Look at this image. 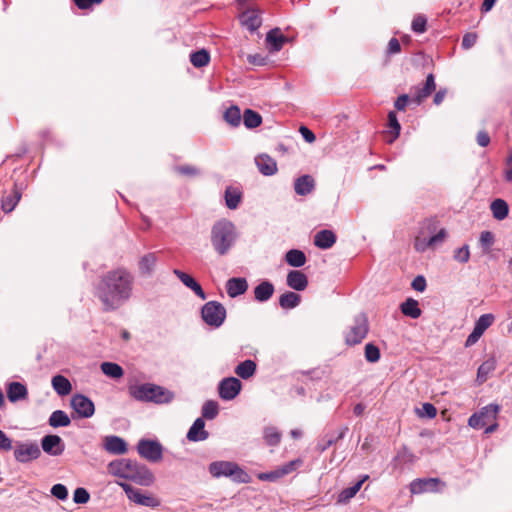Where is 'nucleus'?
Masks as SVG:
<instances>
[{
    "label": "nucleus",
    "instance_id": "50",
    "mask_svg": "<svg viewBox=\"0 0 512 512\" xmlns=\"http://www.w3.org/2000/svg\"><path fill=\"white\" fill-rule=\"evenodd\" d=\"M175 171L183 176L195 177L200 175L201 171L199 168L192 165H181L176 166Z\"/></svg>",
    "mask_w": 512,
    "mask_h": 512
},
{
    "label": "nucleus",
    "instance_id": "43",
    "mask_svg": "<svg viewBox=\"0 0 512 512\" xmlns=\"http://www.w3.org/2000/svg\"><path fill=\"white\" fill-rule=\"evenodd\" d=\"M190 61L194 67L201 68L208 65L210 61V55L205 49H201L191 53Z\"/></svg>",
    "mask_w": 512,
    "mask_h": 512
},
{
    "label": "nucleus",
    "instance_id": "55",
    "mask_svg": "<svg viewBox=\"0 0 512 512\" xmlns=\"http://www.w3.org/2000/svg\"><path fill=\"white\" fill-rule=\"evenodd\" d=\"M90 499V495L85 488L79 487L75 489L73 494V501L76 504H86Z\"/></svg>",
    "mask_w": 512,
    "mask_h": 512
},
{
    "label": "nucleus",
    "instance_id": "58",
    "mask_svg": "<svg viewBox=\"0 0 512 512\" xmlns=\"http://www.w3.org/2000/svg\"><path fill=\"white\" fill-rule=\"evenodd\" d=\"M51 494L59 500H66L68 497V490L63 484H55L51 488Z\"/></svg>",
    "mask_w": 512,
    "mask_h": 512
},
{
    "label": "nucleus",
    "instance_id": "6",
    "mask_svg": "<svg viewBox=\"0 0 512 512\" xmlns=\"http://www.w3.org/2000/svg\"><path fill=\"white\" fill-rule=\"evenodd\" d=\"M435 226L431 220H427L423 223V227L420 229L418 235L415 237L414 248L418 252H425L430 248L436 247L442 243L446 237L445 229H440L439 232L430 236L429 234L434 232Z\"/></svg>",
    "mask_w": 512,
    "mask_h": 512
},
{
    "label": "nucleus",
    "instance_id": "63",
    "mask_svg": "<svg viewBox=\"0 0 512 512\" xmlns=\"http://www.w3.org/2000/svg\"><path fill=\"white\" fill-rule=\"evenodd\" d=\"M505 165L504 178L507 182H512V148L509 150Z\"/></svg>",
    "mask_w": 512,
    "mask_h": 512
},
{
    "label": "nucleus",
    "instance_id": "39",
    "mask_svg": "<svg viewBox=\"0 0 512 512\" xmlns=\"http://www.w3.org/2000/svg\"><path fill=\"white\" fill-rule=\"evenodd\" d=\"M263 438L269 446H277L281 441V433L274 426H267L263 430Z\"/></svg>",
    "mask_w": 512,
    "mask_h": 512
},
{
    "label": "nucleus",
    "instance_id": "30",
    "mask_svg": "<svg viewBox=\"0 0 512 512\" xmlns=\"http://www.w3.org/2000/svg\"><path fill=\"white\" fill-rule=\"evenodd\" d=\"M28 391L24 384L11 382L7 387V397L10 402H17L27 397Z\"/></svg>",
    "mask_w": 512,
    "mask_h": 512
},
{
    "label": "nucleus",
    "instance_id": "60",
    "mask_svg": "<svg viewBox=\"0 0 512 512\" xmlns=\"http://www.w3.org/2000/svg\"><path fill=\"white\" fill-rule=\"evenodd\" d=\"M477 38L478 36L476 33H466L462 38V48L466 50L472 48L476 44Z\"/></svg>",
    "mask_w": 512,
    "mask_h": 512
},
{
    "label": "nucleus",
    "instance_id": "21",
    "mask_svg": "<svg viewBox=\"0 0 512 512\" xmlns=\"http://www.w3.org/2000/svg\"><path fill=\"white\" fill-rule=\"evenodd\" d=\"M248 289V283L245 278H230L226 282V291L230 298H236L244 294Z\"/></svg>",
    "mask_w": 512,
    "mask_h": 512
},
{
    "label": "nucleus",
    "instance_id": "45",
    "mask_svg": "<svg viewBox=\"0 0 512 512\" xmlns=\"http://www.w3.org/2000/svg\"><path fill=\"white\" fill-rule=\"evenodd\" d=\"M348 431V427H343L340 432L338 433L337 436H331V437H328L327 439H323L321 442L318 443L317 447H318V450L320 452H324L325 450H327L330 446H332L333 444H335L338 440L342 439L346 432Z\"/></svg>",
    "mask_w": 512,
    "mask_h": 512
},
{
    "label": "nucleus",
    "instance_id": "14",
    "mask_svg": "<svg viewBox=\"0 0 512 512\" xmlns=\"http://www.w3.org/2000/svg\"><path fill=\"white\" fill-rule=\"evenodd\" d=\"M71 407L82 418H90L94 415V403L83 394H75L71 397Z\"/></svg>",
    "mask_w": 512,
    "mask_h": 512
},
{
    "label": "nucleus",
    "instance_id": "15",
    "mask_svg": "<svg viewBox=\"0 0 512 512\" xmlns=\"http://www.w3.org/2000/svg\"><path fill=\"white\" fill-rule=\"evenodd\" d=\"M239 21L250 32H255L262 24L260 11L255 8H248L239 15Z\"/></svg>",
    "mask_w": 512,
    "mask_h": 512
},
{
    "label": "nucleus",
    "instance_id": "29",
    "mask_svg": "<svg viewBox=\"0 0 512 512\" xmlns=\"http://www.w3.org/2000/svg\"><path fill=\"white\" fill-rule=\"evenodd\" d=\"M369 478L368 475L362 476L354 485L343 489L338 495V503L345 504L350 501L361 489L363 483Z\"/></svg>",
    "mask_w": 512,
    "mask_h": 512
},
{
    "label": "nucleus",
    "instance_id": "62",
    "mask_svg": "<svg viewBox=\"0 0 512 512\" xmlns=\"http://www.w3.org/2000/svg\"><path fill=\"white\" fill-rule=\"evenodd\" d=\"M75 6L80 10H89L96 4H100L103 0H73Z\"/></svg>",
    "mask_w": 512,
    "mask_h": 512
},
{
    "label": "nucleus",
    "instance_id": "46",
    "mask_svg": "<svg viewBox=\"0 0 512 512\" xmlns=\"http://www.w3.org/2000/svg\"><path fill=\"white\" fill-rule=\"evenodd\" d=\"M494 315L487 313L481 315L478 320L475 322L474 329L478 330L480 333L484 334V332L493 324Z\"/></svg>",
    "mask_w": 512,
    "mask_h": 512
},
{
    "label": "nucleus",
    "instance_id": "54",
    "mask_svg": "<svg viewBox=\"0 0 512 512\" xmlns=\"http://www.w3.org/2000/svg\"><path fill=\"white\" fill-rule=\"evenodd\" d=\"M303 461L301 459H295V460H292V461H289L288 463L280 466V471L282 473V476H286L290 473H292L293 471L297 470L301 465H302Z\"/></svg>",
    "mask_w": 512,
    "mask_h": 512
},
{
    "label": "nucleus",
    "instance_id": "8",
    "mask_svg": "<svg viewBox=\"0 0 512 512\" xmlns=\"http://www.w3.org/2000/svg\"><path fill=\"white\" fill-rule=\"evenodd\" d=\"M201 317L208 326L219 328L226 319V308L218 301H208L202 306Z\"/></svg>",
    "mask_w": 512,
    "mask_h": 512
},
{
    "label": "nucleus",
    "instance_id": "61",
    "mask_svg": "<svg viewBox=\"0 0 512 512\" xmlns=\"http://www.w3.org/2000/svg\"><path fill=\"white\" fill-rule=\"evenodd\" d=\"M493 369V364L485 362L478 368L477 378L480 382H484L489 372Z\"/></svg>",
    "mask_w": 512,
    "mask_h": 512
},
{
    "label": "nucleus",
    "instance_id": "28",
    "mask_svg": "<svg viewBox=\"0 0 512 512\" xmlns=\"http://www.w3.org/2000/svg\"><path fill=\"white\" fill-rule=\"evenodd\" d=\"M157 260L155 253H147L143 255L138 263L140 274L143 276H151L155 269Z\"/></svg>",
    "mask_w": 512,
    "mask_h": 512
},
{
    "label": "nucleus",
    "instance_id": "18",
    "mask_svg": "<svg viewBox=\"0 0 512 512\" xmlns=\"http://www.w3.org/2000/svg\"><path fill=\"white\" fill-rule=\"evenodd\" d=\"M104 449L113 455L125 454L128 450L126 441L115 435L106 436L103 440Z\"/></svg>",
    "mask_w": 512,
    "mask_h": 512
},
{
    "label": "nucleus",
    "instance_id": "57",
    "mask_svg": "<svg viewBox=\"0 0 512 512\" xmlns=\"http://www.w3.org/2000/svg\"><path fill=\"white\" fill-rule=\"evenodd\" d=\"M470 258V252L468 245H464L454 252V259L460 263H466L468 262Z\"/></svg>",
    "mask_w": 512,
    "mask_h": 512
},
{
    "label": "nucleus",
    "instance_id": "13",
    "mask_svg": "<svg viewBox=\"0 0 512 512\" xmlns=\"http://www.w3.org/2000/svg\"><path fill=\"white\" fill-rule=\"evenodd\" d=\"M242 383L238 378L228 377L220 381L218 385L219 396L222 400L230 401L235 399L240 393Z\"/></svg>",
    "mask_w": 512,
    "mask_h": 512
},
{
    "label": "nucleus",
    "instance_id": "34",
    "mask_svg": "<svg viewBox=\"0 0 512 512\" xmlns=\"http://www.w3.org/2000/svg\"><path fill=\"white\" fill-rule=\"evenodd\" d=\"M490 210L492 212L493 217L496 220H504L509 213V206L507 202L503 199H495L490 204Z\"/></svg>",
    "mask_w": 512,
    "mask_h": 512
},
{
    "label": "nucleus",
    "instance_id": "23",
    "mask_svg": "<svg viewBox=\"0 0 512 512\" xmlns=\"http://www.w3.org/2000/svg\"><path fill=\"white\" fill-rule=\"evenodd\" d=\"M315 187V182L312 176L302 175L294 182V190L297 195L305 196L310 194Z\"/></svg>",
    "mask_w": 512,
    "mask_h": 512
},
{
    "label": "nucleus",
    "instance_id": "47",
    "mask_svg": "<svg viewBox=\"0 0 512 512\" xmlns=\"http://www.w3.org/2000/svg\"><path fill=\"white\" fill-rule=\"evenodd\" d=\"M219 413L218 403L212 400L206 401L202 406V416L208 420L216 418Z\"/></svg>",
    "mask_w": 512,
    "mask_h": 512
},
{
    "label": "nucleus",
    "instance_id": "51",
    "mask_svg": "<svg viewBox=\"0 0 512 512\" xmlns=\"http://www.w3.org/2000/svg\"><path fill=\"white\" fill-rule=\"evenodd\" d=\"M426 24H427L426 17L423 15H417L414 17L411 27L415 33L421 34L426 31Z\"/></svg>",
    "mask_w": 512,
    "mask_h": 512
},
{
    "label": "nucleus",
    "instance_id": "9",
    "mask_svg": "<svg viewBox=\"0 0 512 512\" xmlns=\"http://www.w3.org/2000/svg\"><path fill=\"white\" fill-rule=\"evenodd\" d=\"M500 410L499 405L489 404L472 414L468 419V425L474 429H481L491 421H495Z\"/></svg>",
    "mask_w": 512,
    "mask_h": 512
},
{
    "label": "nucleus",
    "instance_id": "22",
    "mask_svg": "<svg viewBox=\"0 0 512 512\" xmlns=\"http://www.w3.org/2000/svg\"><path fill=\"white\" fill-rule=\"evenodd\" d=\"M436 88L435 79L433 74H429L422 87H417L413 96V101L416 104H420L425 98H427Z\"/></svg>",
    "mask_w": 512,
    "mask_h": 512
},
{
    "label": "nucleus",
    "instance_id": "49",
    "mask_svg": "<svg viewBox=\"0 0 512 512\" xmlns=\"http://www.w3.org/2000/svg\"><path fill=\"white\" fill-rule=\"evenodd\" d=\"M388 122H389V127L393 130V133H394L392 139L389 140V143H392L396 138H398V136L400 134V130H401V126L398 122L396 113L394 111H390L388 113Z\"/></svg>",
    "mask_w": 512,
    "mask_h": 512
},
{
    "label": "nucleus",
    "instance_id": "59",
    "mask_svg": "<svg viewBox=\"0 0 512 512\" xmlns=\"http://www.w3.org/2000/svg\"><path fill=\"white\" fill-rule=\"evenodd\" d=\"M173 274L187 287V288H190L195 282L196 280L190 276L189 274L179 270V269H174L173 270Z\"/></svg>",
    "mask_w": 512,
    "mask_h": 512
},
{
    "label": "nucleus",
    "instance_id": "31",
    "mask_svg": "<svg viewBox=\"0 0 512 512\" xmlns=\"http://www.w3.org/2000/svg\"><path fill=\"white\" fill-rule=\"evenodd\" d=\"M51 385L55 392L61 397L70 394L72 391L71 382L62 375H55L51 380Z\"/></svg>",
    "mask_w": 512,
    "mask_h": 512
},
{
    "label": "nucleus",
    "instance_id": "52",
    "mask_svg": "<svg viewBox=\"0 0 512 512\" xmlns=\"http://www.w3.org/2000/svg\"><path fill=\"white\" fill-rule=\"evenodd\" d=\"M258 479L261 481H269V482H275L278 479L282 478V473L280 471V468L270 471V472H262L257 475Z\"/></svg>",
    "mask_w": 512,
    "mask_h": 512
},
{
    "label": "nucleus",
    "instance_id": "17",
    "mask_svg": "<svg viewBox=\"0 0 512 512\" xmlns=\"http://www.w3.org/2000/svg\"><path fill=\"white\" fill-rule=\"evenodd\" d=\"M439 484L440 481L437 478L415 479L410 483V492L412 494L437 492Z\"/></svg>",
    "mask_w": 512,
    "mask_h": 512
},
{
    "label": "nucleus",
    "instance_id": "44",
    "mask_svg": "<svg viewBox=\"0 0 512 512\" xmlns=\"http://www.w3.org/2000/svg\"><path fill=\"white\" fill-rule=\"evenodd\" d=\"M241 118V111L237 106H231L224 112L225 121L233 127L240 125Z\"/></svg>",
    "mask_w": 512,
    "mask_h": 512
},
{
    "label": "nucleus",
    "instance_id": "33",
    "mask_svg": "<svg viewBox=\"0 0 512 512\" xmlns=\"http://www.w3.org/2000/svg\"><path fill=\"white\" fill-rule=\"evenodd\" d=\"M400 310L403 315L410 317L412 319H417L421 316V309L419 308V303L417 300L413 298L406 299L401 305Z\"/></svg>",
    "mask_w": 512,
    "mask_h": 512
},
{
    "label": "nucleus",
    "instance_id": "4",
    "mask_svg": "<svg viewBox=\"0 0 512 512\" xmlns=\"http://www.w3.org/2000/svg\"><path fill=\"white\" fill-rule=\"evenodd\" d=\"M129 394L135 400L156 404H166L174 398V394L171 391L152 383L131 386L129 387Z\"/></svg>",
    "mask_w": 512,
    "mask_h": 512
},
{
    "label": "nucleus",
    "instance_id": "10",
    "mask_svg": "<svg viewBox=\"0 0 512 512\" xmlns=\"http://www.w3.org/2000/svg\"><path fill=\"white\" fill-rule=\"evenodd\" d=\"M137 451L142 458L150 462H158L163 457V447L156 440H139Z\"/></svg>",
    "mask_w": 512,
    "mask_h": 512
},
{
    "label": "nucleus",
    "instance_id": "42",
    "mask_svg": "<svg viewBox=\"0 0 512 512\" xmlns=\"http://www.w3.org/2000/svg\"><path fill=\"white\" fill-rule=\"evenodd\" d=\"M243 123L245 127L253 129L262 123V117L259 113L251 109H246L243 114Z\"/></svg>",
    "mask_w": 512,
    "mask_h": 512
},
{
    "label": "nucleus",
    "instance_id": "36",
    "mask_svg": "<svg viewBox=\"0 0 512 512\" xmlns=\"http://www.w3.org/2000/svg\"><path fill=\"white\" fill-rule=\"evenodd\" d=\"M306 255L298 249H291L285 254V261L292 267H302L306 263Z\"/></svg>",
    "mask_w": 512,
    "mask_h": 512
},
{
    "label": "nucleus",
    "instance_id": "56",
    "mask_svg": "<svg viewBox=\"0 0 512 512\" xmlns=\"http://www.w3.org/2000/svg\"><path fill=\"white\" fill-rule=\"evenodd\" d=\"M418 415L432 419L437 415V409L431 403H424L422 408L418 410Z\"/></svg>",
    "mask_w": 512,
    "mask_h": 512
},
{
    "label": "nucleus",
    "instance_id": "32",
    "mask_svg": "<svg viewBox=\"0 0 512 512\" xmlns=\"http://www.w3.org/2000/svg\"><path fill=\"white\" fill-rule=\"evenodd\" d=\"M224 198L226 206L231 210H235L242 200V192L238 187L228 186L225 190Z\"/></svg>",
    "mask_w": 512,
    "mask_h": 512
},
{
    "label": "nucleus",
    "instance_id": "1",
    "mask_svg": "<svg viewBox=\"0 0 512 512\" xmlns=\"http://www.w3.org/2000/svg\"><path fill=\"white\" fill-rule=\"evenodd\" d=\"M134 290V276L126 268H116L103 274L95 286V297L104 311H115L127 303Z\"/></svg>",
    "mask_w": 512,
    "mask_h": 512
},
{
    "label": "nucleus",
    "instance_id": "2",
    "mask_svg": "<svg viewBox=\"0 0 512 512\" xmlns=\"http://www.w3.org/2000/svg\"><path fill=\"white\" fill-rule=\"evenodd\" d=\"M110 474L131 480L139 485L148 486L153 483L154 476L145 466L131 459L114 460L108 464Z\"/></svg>",
    "mask_w": 512,
    "mask_h": 512
},
{
    "label": "nucleus",
    "instance_id": "11",
    "mask_svg": "<svg viewBox=\"0 0 512 512\" xmlns=\"http://www.w3.org/2000/svg\"><path fill=\"white\" fill-rule=\"evenodd\" d=\"M119 486L124 490L129 500L132 502L146 506V507H157L159 505V501L150 495L143 494L141 490L133 488L126 482H119Z\"/></svg>",
    "mask_w": 512,
    "mask_h": 512
},
{
    "label": "nucleus",
    "instance_id": "25",
    "mask_svg": "<svg viewBox=\"0 0 512 512\" xmlns=\"http://www.w3.org/2000/svg\"><path fill=\"white\" fill-rule=\"evenodd\" d=\"M336 242V235L331 230H321L314 236V244L320 249H329Z\"/></svg>",
    "mask_w": 512,
    "mask_h": 512
},
{
    "label": "nucleus",
    "instance_id": "35",
    "mask_svg": "<svg viewBox=\"0 0 512 512\" xmlns=\"http://www.w3.org/2000/svg\"><path fill=\"white\" fill-rule=\"evenodd\" d=\"M257 365L253 360H245L238 364L235 368V373L242 379L251 378L256 372Z\"/></svg>",
    "mask_w": 512,
    "mask_h": 512
},
{
    "label": "nucleus",
    "instance_id": "38",
    "mask_svg": "<svg viewBox=\"0 0 512 512\" xmlns=\"http://www.w3.org/2000/svg\"><path fill=\"white\" fill-rule=\"evenodd\" d=\"M71 423L69 416L62 410H56L52 412L49 417V425L57 428V427H67Z\"/></svg>",
    "mask_w": 512,
    "mask_h": 512
},
{
    "label": "nucleus",
    "instance_id": "40",
    "mask_svg": "<svg viewBox=\"0 0 512 512\" xmlns=\"http://www.w3.org/2000/svg\"><path fill=\"white\" fill-rule=\"evenodd\" d=\"M101 371L108 377L113 379L121 378L124 371L120 365L113 362H103L101 364Z\"/></svg>",
    "mask_w": 512,
    "mask_h": 512
},
{
    "label": "nucleus",
    "instance_id": "26",
    "mask_svg": "<svg viewBox=\"0 0 512 512\" xmlns=\"http://www.w3.org/2000/svg\"><path fill=\"white\" fill-rule=\"evenodd\" d=\"M256 165L263 175L271 176L277 172V164L275 160L266 154L260 155L256 158Z\"/></svg>",
    "mask_w": 512,
    "mask_h": 512
},
{
    "label": "nucleus",
    "instance_id": "7",
    "mask_svg": "<svg viewBox=\"0 0 512 512\" xmlns=\"http://www.w3.org/2000/svg\"><path fill=\"white\" fill-rule=\"evenodd\" d=\"M369 331L368 318L364 313L356 315L352 325L345 332V343L349 346L357 345L363 341Z\"/></svg>",
    "mask_w": 512,
    "mask_h": 512
},
{
    "label": "nucleus",
    "instance_id": "19",
    "mask_svg": "<svg viewBox=\"0 0 512 512\" xmlns=\"http://www.w3.org/2000/svg\"><path fill=\"white\" fill-rule=\"evenodd\" d=\"M186 437L191 442H201L208 439L209 432L205 430V421L203 418L199 417L194 421Z\"/></svg>",
    "mask_w": 512,
    "mask_h": 512
},
{
    "label": "nucleus",
    "instance_id": "20",
    "mask_svg": "<svg viewBox=\"0 0 512 512\" xmlns=\"http://www.w3.org/2000/svg\"><path fill=\"white\" fill-rule=\"evenodd\" d=\"M286 283L290 288L296 291H303L308 286V278L300 270H291L287 274Z\"/></svg>",
    "mask_w": 512,
    "mask_h": 512
},
{
    "label": "nucleus",
    "instance_id": "5",
    "mask_svg": "<svg viewBox=\"0 0 512 512\" xmlns=\"http://www.w3.org/2000/svg\"><path fill=\"white\" fill-rule=\"evenodd\" d=\"M209 473L214 478L229 477L236 483H250V475L237 463L231 461H214L208 466Z\"/></svg>",
    "mask_w": 512,
    "mask_h": 512
},
{
    "label": "nucleus",
    "instance_id": "16",
    "mask_svg": "<svg viewBox=\"0 0 512 512\" xmlns=\"http://www.w3.org/2000/svg\"><path fill=\"white\" fill-rule=\"evenodd\" d=\"M43 451L51 456H59L64 452L65 445L58 435H46L41 440Z\"/></svg>",
    "mask_w": 512,
    "mask_h": 512
},
{
    "label": "nucleus",
    "instance_id": "3",
    "mask_svg": "<svg viewBox=\"0 0 512 512\" xmlns=\"http://www.w3.org/2000/svg\"><path fill=\"white\" fill-rule=\"evenodd\" d=\"M236 239V228L234 224L227 219H221L215 222L211 228V244L215 252L220 256H224L230 251Z\"/></svg>",
    "mask_w": 512,
    "mask_h": 512
},
{
    "label": "nucleus",
    "instance_id": "48",
    "mask_svg": "<svg viewBox=\"0 0 512 512\" xmlns=\"http://www.w3.org/2000/svg\"><path fill=\"white\" fill-rule=\"evenodd\" d=\"M365 358L370 363H375L380 359V350L379 348L372 344L368 343L365 346Z\"/></svg>",
    "mask_w": 512,
    "mask_h": 512
},
{
    "label": "nucleus",
    "instance_id": "53",
    "mask_svg": "<svg viewBox=\"0 0 512 512\" xmlns=\"http://www.w3.org/2000/svg\"><path fill=\"white\" fill-rule=\"evenodd\" d=\"M494 234L490 231H483L481 234H480V244L482 246V248L485 250V251H489L491 246L493 245L494 243Z\"/></svg>",
    "mask_w": 512,
    "mask_h": 512
},
{
    "label": "nucleus",
    "instance_id": "24",
    "mask_svg": "<svg viewBox=\"0 0 512 512\" xmlns=\"http://www.w3.org/2000/svg\"><path fill=\"white\" fill-rule=\"evenodd\" d=\"M274 291V285L264 280L254 288V298L258 302H266L273 296Z\"/></svg>",
    "mask_w": 512,
    "mask_h": 512
},
{
    "label": "nucleus",
    "instance_id": "27",
    "mask_svg": "<svg viewBox=\"0 0 512 512\" xmlns=\"http://www.w3.org/2000/svg\"><path fill=\"white\" fill-rule=\"evenodd\" d=\"M266 42L271 52H278L286 42V37L280 33L279 29L275 28L267 33Z\"/></svg>",
    "mask_w": 512,
    "mask_h": 512
},
{
    "label": "nucleus",
    "instance_id": "12",
    "mask_svg": "<svg viewBox=\"0 0 512 512\" xmlns=\"http://www.w3.org/2000/svg\"><path fill=\"white\" fill-rule=\"evenodd\" d=\"M40 448L35 442H18L14 449V457L20 463H28L39 458Z\"/></svg>",
    "mask_w": 512,
    "mask_h": 512
},
{
    "label": "nucleus",
    "instance_id": "37",
    "mask_svg": "<svg viewBox=\"0 0 512 512\" xmlns=\"http://www.w3.org/2000/svg\"><path fill=\"white\" fill-rule=\"evenodd\" d=\"M301 296L295 292H286L279 298V305L283 309H293L300 304Z\"/></svg>",
    "mask_w": 512,
    "mask_h": 512
},
{
    "label": "nucleus",
    "instance_id": "41",
    "mask_svg": "<svg viewBox=\"0 0 512 512\" xmlns=\"http://www.w3.org/2000/svg\"><path fill=\"white\" fill-rule=\"evenodd\" d=\"M21 198V193L19 190L15 189L12 194L3 197L1 207L2 210L6 213L13 211V209L18 204Z\"/></svg>",
    "mask_w": 512,
    "mask_h": 512
},
{
    "label": "nucleus",
    "instance_id": "64",
    "mask_svg": "<svg viewBox=\"0 0 512 512\" xmlns=\"http://www.w3.org/2000/svg\"><path fill=\"white\" fill-rule=\"evenodd\" d=\"M411 286L415 291L423 292L425 291L427 286L426 279L424 278V276L418 275L413 279Z\"/></svg>",
    "mask_w": 512,
    "mask_h": 512
}]
</instances>
